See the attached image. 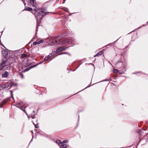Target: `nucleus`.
<instances>
[{
	"mask_svg": "<svg viewBox=\"0 0 148 148\" xmlns=\"http://www.w3.org/2000/svg\"><path fill=\"white\" fill-rule=\"evenodd\" d=\"M30 3L31 4H32L33 6L37 8L36 9H34V12L33 11L32 12L34 14H35L36 12H38L37 16H36V18L37 25H38V24L40 22L44 16L47 14L50 13V12L46 13L45 12V10L44 9L37 8V5L36 3L35 0H30Z\"/></svg>",
	"mask_w": 148,
	"mask_h": 148,
	"instance_id": "nucleus-1",
	"label": "nucleus"
},
{
	"mask_svg": "<svg viewBox=\"0 0 148 148\" xmlns=\"http://www.w3.org/2000/svg\"><path fill=\"white\" fill-rule=\"evenodd\" d=\"M6 62L5 61H3L0 64V70L3 69L5 65Z\"/></svg>",
	"mask_w": 148,
	"mask_h": 148,
	"instance_id": "nucleus-2",
	"label": "nucleus"
},
{
	"mask_svg": "<svg viewBox=\"0 0 148 148\" xmlns=\"http://www.w3.org/2000/svg\"><path fill=\"white\" fill-rule=\"evenodd\" d=\"M2 54L4 57L6 58L8 54V52L5 50H4L2 51Z\"/></svg>",
	"mask_w": 148,
	"mask_h": 148,
	"instance_id": "nucleus-3",
	"label": "nucleus"
},
{
	"mask_svg": "<svg viewBox=\"0 0 148 148\" xmlns=\"http://www.w3.org/2000/svg\"><path fill=\"white\" fill-rule=\"evenodd\" d=\"M66 49L63 47H59L57 50V51L59 52L65 50Z\"/></svg>",
	"mask_w": 148,
	"mask_h": 148,
	"instance_id": "nucleus-4",
	"label": "nucleus"
},
{
	"mask_svg": "<svg viewBox=\"0 0 148 148\" xmlns=\"http://www.w3.org/2000/svg\"><path fill=\"white\" fill-rule=\"evenodd\" d=\"M8 75V72L7 71L5 72L2 75V76L3 77H6Z\"/></svg>",
	"mask_w": 148,
	"mask_h": 148,
	"instance_id": "nucleus-5",
	"label": "nucleus"
},
{
	"mask_svg": "<svg viewBox=\"0 0 148 148\" xmlns=\"http://www.w3.org/2000/svg\"><path fill=\"white\" fill-rule=\"evenodd\" d=\"M102 53H103L102 51H99L98 53L97 54L94 55V57H96L97 56H101V55H102Z\"/></svg>",
	"mask_w": 148,
	"mask_h": 148,
	"instance_id": "nucleus-6",
	"label": "nucleus"
},
{
	"mask_svg": "<svg viewBox=\"0 0 148 148\" xmlns=\"http://www.w3.org/2000/svg\"><path fill=\"white\" fill-rule=\"evenodd\" d=\"M7 100H4L3 101V102L0 104V108L2 107V106L4 105L7 102Z\"/></svg>",
	"mask_w": 148,
	"mask_h": 148,
	"instance_id": "nucleus-7",
	"label": "nucleus"
},
{
	"mask_svg": "<svg viewBox=\"0 0 148 148\" xmlns=\"http://www.w3.org/2000/svg\"><path fill=\"white\" fill-rule=\"evenodd\" d=\"M36 65H34L33 66V67H28L26 69H25L24 71V72H26L28 71H29L31 68L35 67Z\"/></svg>",
	"mask_w": 148,
	"mask_h": 148,
	"instance_id": "nucleus-8",
	"label": "nucleus"
},
{
	"mask_svg": "<svg viewBox=\"0 0 148 148\" xmlns=\"http://www.w3.org/2000/svg\"><path fill=\"white\" fill-rule=\"evenodd\" d=\"M25 10L28 11H31L32 10V8L26 7L25 8Z\"/></svg>",
	"mask_w": 148,
	"mask_h": 148,
	"instance_id": "nucleus-9",
	"label": "nucleus"
},
{
	"mask_svg": "<svg viewBox=\"0 0 148 148\" xmlns=\"http://www.w3.org/2000/svg\"><path fill=\"white\" fill-rule=\"evenodd\" d=\"M49 59V58L47 57H46L44 58V61H43L41 62H40V64H42L44 62V61H47Z\"/></svg>",
	"mask_w": 148,
	"mask_h": 148,
	"instance_id": "nucleus-10",
	"label": "nucleus"
},
{
	"mask_svg": "<svg viewBox=\"0 0 148 148\" xmlns=\"http://www.w3.org/2000/svg\"><path fill=\"white\" fill-rule=\"evenodd\" d=\"M56 143L58 144H62V142L60 140H57L56 141Z\"/></svg>",
	"mask_w": 148,
	"mask_h": 148,
	"instance_id": "nucleus-11",
	"label": "nucleus"
},
{
	"mask_svg": "<svg viewBox=\"0 0 148 148\" xmlns=\"http://www.w3.org/2000/svg\"><path fill=\"white\" fill-rule=\"evenodd\" d=\"M27 56V55L26 54H23L21 55V57L22 58H25Z\"/></svg>",
	"mask_w": 148,
	"mask_h": 148,
	"instance_id": "nucleus-12",
	"label": "nucleus"
},
{
	"mask_svg": "<svg viewBox=\"0 0 148 148\" xmlns=\"http://www.w3.org/2000/svg\"><path fill=\"white\" fill-rule=\"evenodd\" d=\"M58 51H57V50L55 51H54L53 52L51 53H52V54H53V55L57 54L58 53Z\"/></svg>",
	"mask_w": 148,
	"mask_h": 148,
	"instance_id": "nucleus-13",
	"label": "nucleus"
},
{
	"mask_svg": "<svg viewBox=\"0 0 148 148\" xmlns=\"http://www.w3.org/2000/svg\"><path fill=\"white\" fill-rule=\"evenodd\" d=\"M19 108L20 109L22 110L23 111H24L26 113V114L27 115V114L26 111L25 110H24L22 109V107H20V108Z\"/></svg>",
	"mask_w": 148,
	"mask_h": 148,
	"instance_id": "nucleus-14",
	"label": "nucleus"
},
{
	"mask_svg": "<svg viewBox=\"0 0 148 148\" xmlns=\"http://www.w3.org/2000/svg\"><path fill=\"white\" fill-rule=\"evenodd\" d=\"M118 71V70L116 69H114L113 70V72L114 73H117Z\"/></svg>",
	"mask_w": 148,
	"mask_h": 148,
	"instance_id": "nucleus-15",
	"label": "nucleus"
},
{
	"mask_svg": "<svg viewBox=\"0 0 148 148\" xmlns=\"http://www.w3.org/2000/svg\"><path fill=\"white\" fill-rule=\"evenodd\" d=\"M33 44L34 45H38L37 41H35L33 42Z\"/></svg>",
	"mask_w": 148,
	"mask_h": 148,
	"instance_id": "nucleus-16",
	"label": "nucleus"
},
{
	"mask_svg": "<svg viewBox=\"0 0 148 148\" xmlns=\"http://www.w3.org/2000/svg\"><path fill=\"white\" fill-rule=\"evenodd\" d=\"M20 76H21V78L22 79H23L24 77L23 75L21 73H20Z\"/></svg>",
	"mask_w": 148,
	"mask_h": 148,
	"instance_id": "nucleus-17",
	"label": "nucleus"
},
{
	"mask_svg": "<svg viewBox=\"0 0 148 148\" xmlns=\"http://www.w3.org/2000/svg\"><path fill=\"white\" fill-rule=\"evenodd\" d=\"M53 54H52V53H50L49 55L47 57L49 58L50 57H51Z\"/></svg>",
	"mask_w": 148,
	"mask_h": 148,
	"instance_id": "nucleus-18",
	"label": "nucleus"
},
{
	"mask_svg": "<svg viewBox=\"0 0 148 148\" xmlns=\"http://www.w3.org/2000/svg\"><path fill=\"white\" fill-rule=\"evenodd\" d=\"M68 141L67 140H64L62 142V144H63V143H68Z\"/></svg>",
	"mask_w": 148,
	"mask_h": 148,
	"instance_id": "nucleus-19",
	"label": "nucleus"
},
{
	"mask_svg": "<svg viewBox=\"0 0 148 148\" xmlns=\"http://www.w3.org/2000/svg\"><path fill=\"white\" fill-rule=\"evenodd\" d=\"M72 40L71 39H70V40H69V39H67V42H68V43H70V41H71V40Z\"/></svg>",
	"mask_w": 148,
	"mask_h": 148,
	"instance_id": "nucleus-20",
	"label": "nucleus"
},
{
	"mask_svg": "<svg viewBox=\"0 0 148 148\" xmlns=\"http://www.w3.org/2000/svg\"><path fill=\"white\" fill-rule=\"evenodd\" d=\"M61 146H64V147H63L62 148H67V146H65V145H61Z\"/></svg>",
	"mask_w": 148,
	"mask_h": 148,
	"instance_id": "nucleus-21",
	"label": "nucleus"
},
{
	"mask_svg": "<svg viewBox=\"0 0 148 148\" xmlns=\"http://www.w3.org/2000/svg\"><path fill=\"white\" fill-rule=\"evenodd\" d=\"M68 54L69 55H70L69 54V53H66V52H63V53H62L61 54H60V55H61V54Z\"/></svg>",
	"mask_w": 148,
	"mask_h": 148,
	"instance_id": "nucleus-22",
	"label": "nucleus"
},
{
	"mask_svg": "<svg viewBox=\"0 0 148 148\" xmlns=\"http://www.w3.org/2000/svg\"><path fill=\"white\" fill-rule=\"evenodd\" d=\"M10 91L11 92V95L12 97V98L13 99V96H12L13 95L12 92L11 90H10Z\"/></svg>",
	"mask_w": 148,
	"mask_h": 148,
	"instance_id": "nucleus-23",
	"label": "nucleus"
},
{
	"mask_svg": "<svg viewBox=\"0 0 148 148\" xmlns=\"http://www.w3.org/2000/svg\"><path fill=\"white\" fill-rule=\"evenodd\" d=\"M35 128H38V124H37L35 126Z\"/></svg>",
	"mask_w": 148,
	"mask_h": 148,
	"instance_id": "nucleus-24",
	"label": "nucleus"
},
{
	"mask_svg": "<svg viewBox=\"0 0 148 148\" xmlns=\"http://www.w3.org/2000/svg\"><path fill=\"white\" fill-rule=\"evenodd\" d=\"M40 43H42L44 42V40H39Z\"/></svg>",
	"mask_w": 148,
	"mask_h": 148,
	"instance_id": "nucleus-25",
	"label": "nucleus"
},
{
	"mask_svg": "<svg viewBox=\"0 0 148 148\" xmlns=\"http://www.w3.org/2000/svg\"><path fill=\"white\" fill-rule=\"evenodd\" d=\"M37 43H38V44H40V43H41L40 42V41H37Z\"/></svg>",
	"mask_w": 148,
	"mask_h": 148,
	"instance_id": "nucleus-26",
	"label": "nucleus"
},
{
	"mask_svg": "<svg viewBox=\"0 0 148 148\" xmlns=\"http://www.w3.org/2000/svg\"><path fill=\"white\" fill-rule=\"evenodd\" d=\"M65 1H66V0H63V2H62V3H65Z\"/></svg>",
	"mask_w": 148,
	"mask_h": 148,
	"instance_id": "nucleus-27",
	"label": "nucleus"
},
{
	"mask_svg": "<svg viewBox=\"0 0 148 148\" xmlns=\"http://www.w3.org/2000/svg\"><path fill=\"white\" fill-rule=\"evenodd\" d=\"M54 40L55 41V42H56V43H58L57 41L56 40Z\"/></svg>",
	"mask_w": 148,
	"mask_h": 148,
	"instance_id": "nucleus-28",
	"label": "nucleus"
},
{
	"mask_svg": "<svg viewBox=\"0 0 148 148\" xmlns=\"http://www.w3.org/2000/svg\"><path fill=\"white\" fill-rule=\"evenodd\" d=\"M16 107H18V108H20V107H19V106H16Z\"/></svg>",
	"mask_w": 148,
	"mask_h": 148,
	"instance_id": "nucleus-29",
	"label": "nucleus"
},
{
	"mask_svg": "<svg viewBox=\"0 0 148 148\" xmlns=\"http://www.w3.org/2000/svg\"><path fill=\"white\" fill-rule=\"evenodd\" d=\"M26 107H27V106L25 107H24V108H26Z\"/></svg>",
	"mask_w": 148,
	"mask_h": 148,
	"instance_id": "nucleus-30",
	"label": "nucleus"
},
{
	"mask_svg": "<svg viewBox=\"0 0 148 148\" xmlns=\"http://www.w3.org/2000/svg\"><path fill=\"white\" fill-rule=\"evenodd\" d=\"M33 123L34 125H35V123Z\"/></svg>",
	"mask_w": 148,
	"mask_h": 148,
	"instance_id": "nucleus-31",
	"label": "nucleus"
},
{
	"mask_svg": "<svg viewBox=\"0 0 148 148\" xmlns=\"http://www.w3.org/2000/svg\"><path fill=\"white\" fill-rule=\"evenodd\" d=\"M32 118L34 119V117H32Z\"/></svg>",
	"mask_w": 148,
	"mask_h": 148,
	"instance_id": "nucleus-32",
	"label": "nucleus"
}]
</instances>
